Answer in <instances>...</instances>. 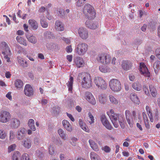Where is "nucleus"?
<instances>
[{
	"label": "nucleus",
	"instance_id": "nucleus-1",
	"mask_svg": "<svg viewBox=\"0 0 160 160\" xmlns=\"http://www.w3.org/2000/svg\"><path fill=\"white\" fill-rule=\"evenodd\" d=\"M77 80H82L81 85L84 88L88 89L92 86L91 77L88 73L83 72L79 73L78 76Z\"/></svg>",
	"mask_w": 160,
	"mask_h": 160
},
{
	"label": "nucleus",
	"instance_id": "nucleus-2",
	"mask_svg": "<svg viewBox=\"0 0 160 160\" xmlns=\"http://www.w3.org/2000/svg\"><path fill=\"white\" fill-rule=\"evenodd\" d=\"M96 59L102 64H108L111 61V57L110 55L108 54L101 52L98 54Z\"/></svg>",
	"mask_w": 160,
	"mask_h": 160
},
{
	"label": "nucleus",
	"instance_id": "nucleus-3",
	"mask_svg": "<svg viewBox=\"0 0 160 160\" xmlns=\"http://www.w3.org/2000/svg\"><path fill=\"white\" fill-rule=\"evenodd\" d=\"M83 11L84 14L87 17L88 19H93L95 17V14L94 11V8L89 4L85 5Z\"/></svg>",
	"mask_w": 160,
	"mask_h": 160
},
{
	"label": "nucleus",
	"instance_id": "nucleus-4",
	"mask_svg": "<svg viewBox=\"0 0 160 160\" xmlns=\"http://www.w3.org/2000/svg\"><path fill=\"white\" fill-rule=\"evenodd\" d=\"M88 45L86 43L80 42L76 46L75 51L76 54L79 56L85 54L88 51Z\"/></svg>",
	"mask_w": 160,
	"mask_h": 160
},
{
	"label": "nucleus",
	"instance_id": "nucleus-5",
	"mask_svg": "<svg viewBox=\"0 0 160 160\" xmlns=\"http://www.w3.org/2000/svg\"><path fill=\"white\" fill-rule=\"evenodd\" d=\"M109 86L110 89L114 92H118L121 89V85L120 81L116 79L111 80L109 82Z\"/></svg>",
	"mask_w": 160,
	"mask_h": 160
},
{
	"label": "nucleus",
	"instance_id": "nucleus-6",
	"mask_svg": "<svg viewBox=\"0 0 160 160\" xmlns=\"http://www.w3.org/2000/svg\"><path fill=\"white\" fill-rule=\"evenodd\" d=\"M94 83L99 89L105 90L107 88V84L106 81L101 77H95L94 79Z\"/></svg>",
	"mask_w": 160,
	"mask_h": 160
},
{
	"label": "nucleus",
	"instance_id": "nucleus-7",
	"mask_svg": "<svg viewBox=\"0 0 160 160\" xmlns=\"http://www.w3.org/2000/svg\"><path fill=\"white\" fill-rule=\"evenodd\" d=\"M132 115H131L130 111L128 110H126L125 112L126 118L130 127H133V117L135 118L136 116V111H133L132 112Z\"/></svg>",
	"mask_w": 160,
	"mask_h": 160
},
{
	"label": "nucleus",
	"instance_id": "nucleus-8",
	"mask_svg": "<svg viewBox=\"0 0 160 160\" xmlns=\"http://www.w3.org/2000/svg\"><path fill=\"white\" fill-rule=\"evenodd\" d=\"M11 118L10 113L7 111H2L0 113V121L3 123L8 122Z\"/></svg>",
	"mask_w": 160,
	"mask_h": 160
},
{
	"label": "nucleus",
	"instance_id": "nucleus-9",
	"mask_svg": "<svg viewBox=\"0 0 160 160\" xmlns=\"http://www.w3.org/2000/svg\"><path fill=\"white\" fill-rule=\"evenodd\" d=\"M139 71L141 73L146 77H150V73L145 64L142 62L140 63Z\"/></svg>",
	"mask_w": 160,
	"mask_h": 160
},
{
	"label": "nucleus",
	"instance_id": "nucleus-10",
	"mask_svg": "<svg viewBox=\"0 0 160 160\" xmlns=\"http://www.w3.org/2000/svg\"><path fill=\"white\" fill-rule=\"evenodd\" d=\"M85 98L89 103L93 105L96 104V101L91 92H87L85 94Z\"/></svg>",
	"mask_w": 160,
	"mask_h": 160
},
{
	"label": "nucleus",
	"instance_id": "nucleus-11",
	"mask_svg": "<svg viewBox=\"0 0 160 160\" xmlns=\"http://www.w3.org/2000/svg\"><path fill=\"white\" fill-rule=\"evenodd\" d=\"M78 33L80 37L82 39L86 40L88 38V32L85 28H79L78 30Z\"/></svg>",
	"mask_w": 160,
	"mask_h": 160
},
{
	"label": "nucleus",
	"instance_id": "nucleus-12",
	"mask_svg": "<svg viewBox=\"0 0 160 160\" xmlns=\"http://www.w3.org/2000/svg\"><path fill=\"white\" fill-rule=\"evenodd\" d=\"M24 92L25 94L28 97L32 96L34 92L32 87L29 84H27L25 85Z\"/></svg>",
	"mask_w": 160,
	"mask_h": 160
},
{
	"label": "nucleus",
	"instance_id": "nucleus-13",
	"mask_svg": "<svg viewBox=\"0 0 160 160\" xmlns=\"http://www.w3.org/2000/svg\"><path fill=\"white\" fill-rule=\"evenodd\" d=\"M101 121L103 125L106 128L109 130L112 129V127L105 116L102 115L101 117Z\"/></svg>",
	"mask_w": 160,
	"mask_h": 160
},
{
	"label": "nucleus",
	"instance_id": "nucleus-14",
	"mask_svg": "<svg viewBox=\"0 0 160 160\" xmlns=\"http://www.w3.org/2000/svg\"><path fill=\"white\" fill-rule=\"evenodd\" d=\"M0 48L2 51V53L5 54V53H10V51H11L8 44L4 41L2 42L1 43Z\"/></svg>",
	"mask_w": 160,
	"mask_h": 160
},
{
	"label": "nucleus",
	"instance_id": "nucleus-15",
	"mask_svg": "<svg viewBox=\"0 0 160 160\" xmlns=\"http://www.w3.org/2000/svg\"><path fill=\"white\" fill-rule=\"evenodd\" d=\"M132 66V63L130 61L123 60L122 62V67L124 70H130Z\"/></svg>",
	"mask_w": 160,
	"mask_h": 160
},
{
	"label": "nucleus",
	"instance_id": "nucleus-16",
	"mask_svg": "<svg viewBox=\"0 0 160 160\" xmlns=\"http://www.w3.org/2000/svg\"><path fill=\"white\" fill-rule=\"evenodd\" d=\"M26 134V129L23 128H21L17 132V138L19 140L23 139Z\"/></svg>",
	"mask_w": 160,
	"mask_h": 160
},
{
	"label": "nucleus",
	"instance_id": "nucleus-17",
	"mask_svg": "<svg viewBox=\"0 0 160 160\" xmlns=\"http://www.w3.org/2000/svg\"><path fill=\"white\" fill-rule=\"evenodd\" d=\"M74 63L76 67L78 68L82 67L84 64V62L82 58L80 57H77L74 58Z\"/></svg>",
	"mask_w": 160,
	"mask_h": 160
},
{
	"label": "nucleus",
	"instance_id": "nucleus-18",
	"mask_svg": "<svg viewBox=\"0 0 160 160\" xmlns=\"http://www.w3.org/2000/svg\"><path fill=\"white\" fill-rule=\"evenodd\" d=\"M142 116L145 128L147 130H149L150 128V123L145 112H142Z\"/></svg>",
	"mask_w": 160,
	"mask_h": 160
},
{
	"label": "nucleus",
	"instance_id": "nucleus-19",
	"mask_svg": "<svg viewBox=\"0 0 160 160\" xmlns=\"http://www.w3.org/2000/svg\"><path fill=\"white\" fill-rule=\"evenodd\" d=\"M86 25L89 28L91 29H95L98 27V25L96 22L94 23L89 19L86 21L85 22Z\"/></svg>",
	"mask_w": 160,
	"mask_h": 160
},
{
	"label": "nucleus",
	"instance_id": "nucleus-20",
	"mask_svg": "<svg viewBox=\"0 0 160 160\" xmlns=\"http://www.w3.org/2000/svg\"><path fill=\"white\" fill-rule=\"evenodd\" d=\"M62 124L66 130L71 132L73 129V127L70 123L67 120H64L62 121Z\"/></svg>",
	"mask_w": 160,
	"mask_h": 160
},
{
	"label": "nucleus",
	"instance_id": "nucleus-21",
	"mask_svg": "<svg viewBox=\"0 0 160 160\" xmlns=\"http://www.w3.org/2000/svg\"><path fill=\"white\" fill-rule=\"evenodd\" d=\"M130 100L134 103L139 105L140 103L139 98L137 94L134 93H132L130 95Z\"/></svg>",
	"mask_w": 160,
	"mask_h": 160
},
{
	"label": "nucleus",
	"instance_id": "nucleus-22",
	"mask_svg": "<svg viewBox=\"0 0 160 160\" xmlns=\"http://www.w3.org/2000/svg\"><path fill=\"white\" fill-rule=\"evenodd\" d=\"M10 124L11 127L12 128H16L20 125V121L16 118H12L11 120Z\"/></svg>",
	"mask_w": 160,
	"mask_h": 160
},
{
	"label": "nucleus",
	"instance_id": "nucleus-23",
	"mask_svg": "<svg viewBox=\"0 0 160 160\" xmlns=\"http://www.w3.org/2000/svg\"><path fill=\"white\" fill-rule=\"evenodd\" d=\"M145 109L150 122H154L153 116L152 114V111L151 107L147 105Z\"/></svg>",
	"mask_w": 160,
	"mask_h": 160
},
{
	"label": "nucleus",
	"instance_id": "nucleus-24",
	"mask_svg": "<svg viewBox=\"0 0 160 160\" xmlns=\"http://www.w3.org/2000/svg\"><path fill=\"white\" fill-rule=\"evenodd\" d=\"M55 28L58 31H62L64 30V27L63 24L61 21L57 20L55 23Z\"/></svg>",
	"mask_w": 160,
	"mask_h": 160
},
{
	"label": "nucleus",
	"instance_id": "nucleus-25",
	"mask_svg": "<svg viewBox=\"0 0 160 160\" xmlns=\"http://www.w3.org/2000/svg\"><path fill=\"white\" fill-rule=\"evenodd\" d=\"M98 102L101 104H105L107 101V96L105 94L101 93L98 95Z\"/></svg>",
	"mask_w": 160,
	"mask_h": 160
},
{
	"label": "nucleus",
	"instance_id": "nucleus-26",
	"mask_svg": "<svg viewBox=\"0 0 160 160\" xmlns=\"http://www.w3.org/2000/svg\"><path fill=\"white\" fill-rule=\"evenodd\" d=\"M28 22L33 30H36L38 28V23L35 20L33 19H29L28 21Z\"/></svg>",
	"mask_w": 160,
	"mask_h": 160
},
{
	"label": "nucleus",
	"instance_id": "nucleus-27",
	"mask_svg": "<svg viewBox=\"0 0 160 160\" xmlns=\"http://www.w3.org/2000/svg\"><path fill=\"white\" fill-rule=\"evenodd\" d=\"M17 59L18 63L22 67L24 68L28 67V65L27 62L24 60L22 58L18 56L17 58Z\"/></svg>",
	"mask_w": 160,
	"mask_h": 160
},
{
	"label": "nucleus",
	"instance_id": "nucleus-28",
	"mask_svg": "<svg viewBox=\"0 0 160 160\" xmlns=\"http://www.w3.org/2000/svg\"><path fill=\"white\" fill-rule=\"evenodd\" d=\"M132 87L133 89L137 91H140L142 89L141 84L138 81H137L133 83Z\"/></svg>",
	"mask_w": 160,
	"mask_h": 160
},
{
	"label": "nucleus",
	"instance_id": "nucleus-29",
	"mask_svg": "<svg viewBox=\"0 0 160 160\" xmlns=\"http://www.w3.org/2000/svg\"><path fill=\"white\" fill-rule=\"evenodd\" d=\"M149 90L151 94L153 97H156L157 95V91L155 87L152 85H149Z\"/></svg>",
	"mask_w": 160,
	"mask_h": 160
},
{
	"label": "nucleus",
	"instance_id": "nucleus-30",
	"mask_svg": "<svg viewBox=\"0 0 160 160\" xmlns=\"http://www.w3.org/2000/svg\"><path fill=\"white\" fill-rule=\"evenodd\" d=\"M40 22L42 27L44 28H46L48 26V24L46 21L45 18L43 15L40 16Z\"/></svg>",
	"mask_w": 160,
	"mask_h": 160
},
{
	"label": "nucleus",
	"instance_id": "nucleus-31",
	"mask_svg": "<svg viewBox=\"0 0 160 160\" xmlns=\"http://www.w3.org/2000/svg\"><path fill=\"white\" fill-rule=\"evenodd\" d=\"M58 133L60 136L63 139H68V136L66 132L62 129L60 128L58 130Z\"/></svg>",
	"mask_w": 160,
	"mask_h": 160
},
{
	"label": "nucleus",
	"instance_id": "nucleus-32",
	"mask_svg": "<svg viewBox=\"0 0 160 160\" xmlns=\"http://www.w3.org/2000/svg\"><path fill=\"white\" fill-rule=\"evenodd\" d=\"M17 42L20 44H22L24 46H27V43L26 40L20 36H17L16 38Z\"/></svg>",
	"mask_w": 160,
	"mask_h": 160
},
{
	"label": "nucleus",
	"instance_id": "nucleus-33",
	"mask_svg": "<svg viewBox=\"0 0 160 160\" xmlns=\"http://www.w3.org/2000/svg\"><path fill=\"white\" fill-rule=\"evenodd\" d=\"M14 85L17 89H19L22 88L23 84L22 81L19 79H17L15 81Z\"/></svg>",
	"mask_w": 160,
	"mask_h": 160
},
{
	"label": "nucleus",
	"instance_id": "nucleus-34",
	"mask_svg": "<svg viewBox=\"0 0 160 160\" xmlns=\"http://www.w3.org/2000/svg\"><path fill=\"white\" fill-rule=\"evenodd\" d=\"M73 82V78L72 77L70 76L69 80L66 83L67 85L68 88V91L72 92V86Z\"/></svg>",
	"mask_w": 160,
	"mask_h": 160
},
{
	"label": "nucleus",
	"instance_id": "nucleus-35",
	"mask_svg": "<svg viewBox=\"0 0 160 160\" xmlns=\"http://www.w3.org/2000/svg\"><path fill=\"white\" fill-rule=\"evenodd\" d=\"M28 125L30 128L33 131H35L36 128L34 125V121L32 119H29L28 121Z\"/></svg>",
	"mask_w": 160,
	"mask_h": 160
},
{
	"label": "nucleus",
	"instance_id": "nucleus-36",
	"mask_svg": "<svg viewBox=\"0 0 160 160\" xmlns=\"http://www.w3.org/2000/svg\"><path fill=\"white\" fill-rule=\"evenodd\" d=\"M12 160H22L20 153L18 151L14 152L12 156Z\"/></svg>",
	"mask_w": 160,
	"mask_h": 160
},
{
	"label": "nucleus",
	"instance_id": "nucleus-37",
	"mask_svg": "<svg viewBox=\"0 0 160 160\" xmlns=\"http://www.w3.org/2000/svg\"><path fill=\"white\" fill-rule=\"evenodd\" d=\"M86 121L88 122L90 124H92L94 122V117L90 112H89L88 116L87 118Z\"/></svg>",
	"mask_w": 160,
	"mask_h": 160
},
{
	"label": "nucleus",
	"instance_id": "nucleus-38",
	"mask_svg": "<svg viewBox=\"0 0 160 160\" xmlns=\"http://www.w3.org/2000/svg\"><path fill=\"white\" fill-rule=\"evenodd\" d=\"M153 67L155 73L157 74L159 70L160 69V62L157 61L155 62L153 64Z\"/></svg>",
	"mask_w": 160,
	"mask_h": 160
},
{
	"label": "nucleus",
	"instance_id": "nucleus-39",
	"mask_svg": "<svg viewBox=\"0 0 160 160\" xmlns=\"http://www.w3.org/2000/svg\"><path fill=\"white\" fill-rule=\"evenodd\" d=\"M44 36L47 39H52L54 37L53 34L49 31L45 32L44 33Z\"/></svg>",
	"mask_w": 160,
	"mask_h": 160
},
{
	"label": "nucleus",
	"instance_id": "nucleus-40",
	"mask_svg": "<svg viewBox=\"0 0 160 160\" xmlns=\"http://www.w3.org/2000/svg\"><path fill=\"white\" fill-rule=\"evenodd\" d=\"M91 160H101L98 155L94 152H91L90 154Z\"/></svg>",
	"mask_w": 160,
	"mask_h": 160
},
{
	"label": "nucleus",
	"instance_id": "nucleus-41",
	"mask_svg": "<svg viewBox=\"0 0 160 160\" xmlns=\"http://www.w3.org/2000/svg\"><path fill=\"white\" fill-rule=\"evenodd\" d=\"M109 98L110 101L112 103L115 105H117L118 103V100L112 95H110Z\"/></svg>",
	"mask_w": 160,
	"mask_h": 160
},
{
	"label": "nucleus",
	"instance_id": "nucleus-42",
	"mask_svg": "<svg viewBox=\"0 0 160 160\" xmlns=\"http://www.w3.org/2000/svg\"><path fill=\"white\" fill-rule=\"evenodd\" d=\"M89 142L91 148L94 150L97 151L98 150V145L94 141H89Z\"/></svg>",
	"mask_w": 160,
	"mask_h": 160
},
{
	"label": "nucleus",
	"instance_id": "nucleus-43",
	"mask_svg": "<svg viewBox=\"0 0 160 160\" xmlns=\"http://www.w3.org/2000/svg\"><path fill=\"white\" fill-rule=\"evenodd\" d=\"M28 40L30 42L35 44L37 42V39L33 35L30 36H26Z\"/></svg>",
	"mask_w": 160,
	"mask_h": 160
},
{
	"label": "nucleus",
	"instance_id": "nucleus-44",
	"mask_svg": "<svg viewBox=\"0 0 160 160\" xmlns=\"http://www.w3.org/2000/svg\"><path fill=\"white\" fill-rule=\"evenodd\" d=\"M2 54L4 56V57L5 59L8 62H10V59L9 56H10L11 54V51H10V53H5V54L2 53Z\"/></svg>",
	"mask_w": 160,
	"mask_h": 160
},
{
	"label": "nucleus",
	"instance_id": "nucleus-45",
	"mask_svg": "<svg viewBox=\"0 0 160 160\" xmlns=\"http://www.w3.org/2000/svg\"><path fill=\"white\" fill-rule=\"evenodd\" d=\"M22 160H31L29 155L27 153H23L21 156Z\"/></svg>",
	"mask_w": 160,
	"mask_h": 160
},
{
	"label": "nucleus",
	"instance_id": "nucleus-46",
	"mask_svg": "<svg viewBox=\"0 0 160 160\" xmlns=\"http://www.w3.org/2000/svg\"><path fill=\"white\" fill-rule=\"evenodd\" d=\"M6 136V133L3 130H0V138L4 139Z\"/></svg>",
	"mask_w": 160,
	"mask_h": 160
},
{
	"label": "nucleus",
	"instance_id": "nucleus-47",
	"mask_svg": "<svg viewBox=\"0 0 160 160\" xmlns=\"http://www.w3.org/2000/svg\"><path fill=\"white\" fill-rule=\"evenodd\" d=\"M110 118L112 122H114V121L118 120V116L117 114L111 115Z\"/></svg>",
	"mask_w": 160,
	"mask_h": 160
},
{
	"label": "nucleus",
	"instance_id": "nucleus-48",
	"mask_svg": "<svg viewBox=\"0 0 160 160\" xmlns=\"http://www.w3.org/2000/svg\"><path fill=\"white\" fill-rule=\"evenodd\" d=\"M102 150L106 153L109 152L111 151L110 148L108 146H105L102 148Z\"/></svg>",
	"mask_w": 160,
	"mask_h": 160
},
{
	"label": "nucleus",
	"instance_id": "nucleus-49",
	"mask_svg": "<svg viewBox=\"0 0 160 160\" xmlns=\"http://www.w3.org/2000/svg\"><path fill=\"white\" fill-rule=\"evenodd\" d=\"M23 145L26 148H29L31 146V143L29 141H24L23 142Z\"/></svg>",
	"mask_w": 160,
	"mask_h": 160
},
{
	"label": "nucleus",
	"instance_id": "nucleus-50",
	"mask_svg": "<svg viewBox=\"0 0 160 160\" xmlns=\"http://www.w3.org/2000/svg\"><path fill=\"white\" fill-rule=\"evenodd\" d=\"M143 90L144 91L145 93V94L146 95H150V94H149L148 89V88L146 85H144L143 86Z\"/></svg>",
	"mask_w": 160,
	"mask_h": 160
},
{
	"label": "nucleus",
	"instance_id": "nucleus-51",
	"mask_svg": "<svg viewBox=\"0 0 160 160\" xmlns=\"http://www.w3.org/2000/svg\"><path fill=\"white\" fill-rule=\"evenodd\" d=\"M85 1L86 0H78L77 2V6L81 7L82 6Z\"/></svg>",
	"mask_w": 160,
	"mask_h": 160
},
{
	"label": "nucleus",
	"instance_id": "nucleus-52",
	"mask_svg": "<svg viewBox=\"0 0 160 160\" xmlns=\"http://www.w3.org/2000/svg\"><path fill=\"white\" fill-rule=\"evenodd\" d=\"M16 145L15 144L9 146L8 148V152H10L13 151L15 148Z\"/></svg>",
	"mask_w": 160,
	"mask_h": 160
},
{
	"label": "nucleus",
	"instance_id": "nucleus-53",
	"mask_svg": "<svg viewBox=\"0 0 160 160\" xmlns=\"http://www.w3.org/2000/svg\"><path fill=\"white\" fill-rule=\"evenodd\" d=\"M99 70L101 72L105 73L107 72V69L106 67L103 65H101L99 67Z\"/></svg>",
	"mask_w": 160,
	"mask_h": 160
},
{
	"label": "nucleus",
	"instance_id": "nucleus-54",
	"mask_svg": "<svg viewBox=\"0 0 160 160\" xmlns=\"http://www.w3.org/2000/svg\"><path fill=\"white\" fill-rule=\"evenodd\" d=\"M155 54L157 58L160 60V48L156 49L155 51Z\"/></svg>",
	"mask_w": 160,
	"mask_h": 160
},
{
	"label": "nucleus",
	"instance_id": "nucleus-55",
	"mask_svg": "<svg viewBox=\"0 0 160 160\" xmlns=\"http://www.w3.org/2000/svg\"><path fill=\"white\" fill-rule=\"evenodd\" d=\"M80 127L83 130L87 132H89V129L85 124L83 125H82V127Z\"/></svg>",
	"mask_w": 160,
	"mask_h": 160
},
{
	"label": "nucleus",
	"instance_id": "nucleus-56",
	"mask_svg": "<svg viewBox=\"0 0 160 160\" xmlns=\"http://www.w3.org/2000/svg\"><path fill=\"white\" fill-rule=\"evenodd\" d=\"M16 48V51L18 52V53H20L22 52V48L20 46L17 45Z\"/></svg>",
	"mask_w": 160,
	"mask_h": 160
},
{
	"label": "nucleus",
	"instance_id": "nucleus-57",
	"mask_svg": "<svg viewBox=\"0 0 160 160\" xmlns=\"http://www.w3.org/2000/svg\"><path fill=\"white\" fill-rule=\"evenodd\" d=\"M15 135L12 131H10V139H13L14 138Z\"/></svg>",
	"mask_w": 160,
	"mask_h": 160
},
{
	"label": "nucleus",
	"instance_id": "nucleus-58",
	"mask_svg": "<svg viewBox=\"0 0 160 160\" xmlns=\"http://www.w3.org/2000/svg\"><path fill=\"white\" fill-rule=\"evenodd\" d=\"M49 153L51 155H53L54 153V148L53 147H50L49 148Z\"/></svg>",
	"mask_w": 160,
	"mask_h": 160
},
{
	"label": "nucleus",
	"instance_id": "nucleus-59",
	"mask_svg": "<svg viewBox=\"0 0 160 160\" xmlns=\"http://www.w3.org/2000/svg\"><path fill=\"white\" fill-rule=\"evenodd\" d=\"M11 93V92H9L6 95V97L10 100H12V99Z\"/></svg>",
	"mask_w": 160,
	"mask_h": 160
},
{
	"label": "nucleus",
	"instance_id": "nucleus-60",
	"mask_svg": "<svg viewBox=\"0 0 160 160\" xmlns=\"http://www.w3.org/2000/svg\"><path fill=\"white\" fill-rule=\"evenodd\" d=\"M72 50L71 45L68 46L66 48V51L68 53L71 52Z\"/></svg>",
	"mask_w": 160,
	"mask_h": 160
},
{
	"label": "nucleus",
	"instance_id": "nucleus-61",
	"mask_svg": "<svg viewBox=\"0 0 160 160\" xmlns=\"http://www.w3.org/2000/svg\"><path fill=\"white\" fill-rule=\"evenodd\" d=\"M119 122H120L118 120L114 121V122H112V123L115 128H117L119 126Z\"/></svg>",
	"mask_w": 160,
	"mask_h": 160
},
{
	"label": "nucleus",
	"instance_id": "nucleus-62",
	"mask_svg": "<svg viewBox=\"0 0 160 160\" xmlns=\"http://www.w3.org/2000/svg\"><path fill=\"white\" fill-rule=\"evenodd\" d=\"M66 58L69 62H71L72 61L73 56L72 55H68L67 56Z\"/></svg>",
	"mask_w": 160,
	"mask_h": 160
},
{
	"label": "nucleus",
	"instance_id": "nucleus-63",
	"mask_svg": "<svg viewBox=\"0 0 160 160\" xmlns=\"http://www.w3.org/2000/svg\"><path fill=\"white\" fill-rule=\"evenodd\" d=\"M66 113L67 116L72 121L74 122L75 121V119L72 116V115L71 114H69L67 112Z\"/></svg>",
	"mask_w": 160,
	"mask_h": 160
},
{
	"label": "nucleus",
	"instance_id": "nucleus-64",
	"mask_svg": "<svg viewBox=\"0 0 160 160\" xmlns=\"http://www.w3.org/2000/svg\"><path fill=\"white\" fill-rule=\"evenodd\" d=\"M58 14L60 16H62V14L64 13V10L62 9L59 8L58 9Z\"/></svg>",
	"mask_w": 160,
	"mask_h": 160
}]
</instances>
